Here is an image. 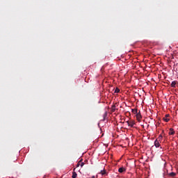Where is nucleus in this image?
<instances>
[{"label": "nucleus", "mask_w": 178, "mask_h": 178, "mask_svg": "<svg viewBox=\"0 0 178 178\" xmlns=\"http://www.w3.org/2000/svg\"><path fill=\"white\" fill-rule=\"evenodd\" d=\"M170 131L169 132L170 136H173L175 134V131H173V129H170Z\"/></svg>", "instance_id": "9"}, {"label": "nucleus", "mask_w": 178, "mask_h": 178, "mask_svg": "<svg viewBox=\"0 0 178 178\" xmlns=\"http://www.w3.org/2000/svg\"><path fill=\"white\" fill-rule=\"evenodd\" d=\"M168 117H169V114H166L165 116L163 118L164 122H169L170 120Z\"/></svg>", "instance_id": "4"}, {"label": "nucleus", "mask_w": 178, "mask_h": 178, "mask_svg": "<svg viewBox=\"0 0 178 178\" xmlns=\"http://www.w3.org/2000/svg\"><path fill=\"white\" fill-rule=\"evenodd\" d=\"M119 173H123V172H126V168L124 167H121L118 169Z\"/></svg>", "instance_id": "2"}, {"label": "nucleus", "mask_w": 178, "mask_h": 178, "mask_svg": "<svg viewBox=\"0 0 178 178\" xmlns=\"http://www.w3.org/2000/svg\"><path fill=\"white\" fill-rule=\"evenodd\" d=\"M100 173L102 175V176H104V175H106V171L105 170H102Z\"/></svg>", "instance_id": "11"}, {"label": "nucleus", "mask_w": 178, "mask_h": 178, "mask_svg": "<svg viewBox=\"0 0 178 178\" xmlns=\"http://www.w3.org/2000/svg\"><path fill=\"white\" fill-rule=\"evenodd\" d=\"M171 87H176V81H174L171 83Z\"/></svg>", "instance_id": "12"}, {"label": "nucleus", "mask_w": 178, "mask_h": 178, "mask_svg": "<svg viewBox=\"0 0 178 178\" xmlns=\"http://www.w3.org/2000/svg\"><path fill=\"white\" fill-rule=\"evenodd\" d=\"M154 145L156 148H159V147H161V142L156 139L154 141Z\"/></svg>", "instance_id": "1"}, {"label": "nucleus", "mask_w": 178, "mask_h": 178, "mask_svg": "<svg viewBox=\"0 0 178 178\" xmlns=\"http://www.w3.org/2000/svg\"><path fill=\"white\" fill-rule=\"evenodd\" d=\"M170 176H172V177L176 176V173H175V172H170Z\"/></svg>", "instance_id": "13"}, {"label": "nucleus", "mask_w": 178, "mask_h": 178, "mask_svg": "<svg viewBox=\"0 0 178 178\" xmlns=\"http://www.w3.org/2000/svg\"><path fill=\"white\" fill-rule=\"evenodd\" d=\"M162 138H163V137L162 136V135H159L158 138L156 140H158V141H160V143H161L162 141Z\"/></svg>", "instance_id": "10"}, {"label": "nucleus", "mask_w": 178, "mask_h": 178, "mask_svg": "<svg viewBox=\"0 0 178 178\" xmlns=\"http://www.w3.org/2000/svg\"><path fill=\"white\" fill-rule=\"evenodd\" d=\"M74 172H72V178H76L77 177V173H76V172H74V170H76V168H74Z\"/></svg>", "instance_id": "6"}, {"label": "nucleus", "mask_w": 178, "mask_h": 178, "mask_svg": "<svg viewBox=\"0 0 178 178\" xmlns=\"http://www.w3.org/2000/svg\"><path fill=\"white\" fill-rule=\"evenodd\" d=\"M120 90L118 88H115V92H120Z\"/></svg>", "instance_id": "14"}, {"label": "nucleus", "mask_w": 178, "mask_h": 178, "mask_svg": "<svg viewBox=\"0 0 178 178\" xmlns=\"http://www.w3.org/2000/svg\"><path fill=\"white\" fill-rule=\"evenodd\" d=\"M136 118L138 120H141V114L140 113L136 114Z\"/></svg>", "instance_id": "7"}, {"label": "nucleus", "mask_w": 178, "mask_h": 178, "mask_svg": "<svg viewBox=\"0 0 178 178\" xmlns=\"http://www.w3.org/2000/svg\"><path fill=\"white\" fill-rule=\"evenodd\" d=\"M132 111L134 113H136V114L138 113H137V109H134Z\"/></svg>", "instance_id": "15"}, {"label": "nucleus", "mask_w": 178, "mask_h": 178, "mask_svg": "<svg viewBox=\"0 0 178 178\" xmlns=\"http://www.w3.org/2000/svg\"><path fill=\"white\" fill-rule=\"evenodd\" d=\"M128 126H129V127H133L135 124L134 121H131V122H128Z\"/></svg>", "instance_id": "5"}, {"label": "nucleus", "mask_w": 178, "mask_h": 178, "mask_svg": "<svg viewBox=\"0 0 178 178\" xmlns=\"http://www.w3.org/2000/svg\"><path fill=\"white\" fill-rule=\"evenodd\" d=\"M79 166L83 168L84 166V163L81 162V161H79L76 165V168H79Z\"/></svg>", "instance_id": "3"}, {"label": "nucleus", "mask_w": 178, "mask_h": 178, "mask_svg": "<svg viewBox=\"0 0 178 178\" xmlns=\"http://www.w3.org/2000/svg\"><path fill=\"white\" fill-rule=\"evenodd\" d=\"M116 111V106L113 105L111 107V112H115Z\"/></svg>", "instance_id": "8"}]
</instances>
